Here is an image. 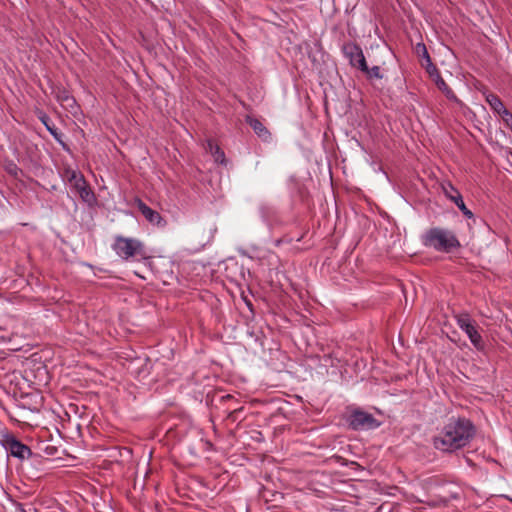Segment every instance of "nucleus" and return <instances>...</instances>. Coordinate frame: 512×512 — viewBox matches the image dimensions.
<instances>
[{
  "label": "nucleus",
  "instance_id": "nucleus-4",
  "mask_svg": "<svg viewBox=\"0 0 512 512\" xmlns=\"http://www.w3.org/2000/svg\"><path fill=\"white\" fill-rule=\"evenodd\" d=\"M114 250L123 259H128L135 255H142L143 244L136 239L117 236L114 244Z\"/></svg>",
  "mask_w": 512,
  "mask_h": 512
},
{
  "label": "nucleus",
  "instance_id": "nucleus-17",
  "mask_svg": "<svg viewBox=\"0 0 512 512\" xmlns=\"http://www.w3.org/2000/svg\"><path fill=\"white\" fill-rule=\"evenodd\" d=\"M76 191L79 193V196L86 202H89L93 197V193L86 183L80 188L76 189Z\"/></svg>",
  "mask_w": 512,
  "mask_h": 512
},
{
  "label": "nucleus",
  "instance_id": "nucleus-11",
  "mask_svg": "<svg viewBox=\"0 0 512 512\" xmlns=\"http://www.w3.org/2000/svg\"><path fill=\"white\" fill-rule=\"evenodd\" d=\"M416 54L420 58L421 66L426 72H435L436 66L432 63L431 57L424 43H418L415 47Z\"/></svg>",
  "mask_w": 512,
  "mask_h": 512
},
{
  "label": "nucleus",
  "instance_id": "nucleus-5",
  "mask_svg": "<svg viewBox=\"0 0 512 512\" xmlns=\"http://www.w3.org/2000/svg\"><path fill=\"white\" fill-rule=\"evenodd\" d=\"M456 318H457V324L463 331H465V333L469 337L472 344L477 349H481L483 347V340L477 330L475 321H473L470 318V316L466 313L459 314Z\"/></svg>",
  "mask_w": 512,
  "mask_h": 512
},
{
  "label": "nucleus",
  "instance_id": "nucleus-6",
  "mask_svg": "<svg viewBox=\"0 0 512 512\" xmlns=\"http://www.w3.org/2000/svg\"><path fill=\"white\" fill-rule=\"evenodd\" d=\"M345 57L349 60L352 67L361 70H367V63L361 47L353 42L345 43L342 47Z\"/></svg>",
  "mask_w": 512,
  "mask_h": 512
},
{
  "label": "nucleus",
  "instance_id": "nucleus-15",
  "mask_svg": "<svg viewBox=\"0 0 512 512\" xmlns=\"http://www.w3.org/2000/svg\"><path fill=\"white\" fill-rule=\"evenodd\" d=\"M39 119L41 122L45 125L46 129L50 132V134L60 143L61 141V134L57 132V129L50 123V118L46 114H42Z\"/></svg>",
  "mask_w": 512,
  "mask_h": 512
},
{
  "label": "nucleus",
  "instance_id": "nucleus-16",
  "mask_svg": "<svg viewBox=\"0 0 512 512\" xmlns=\"http://www.w3.org/2000/svg\"><path fill=\"white\" fill-rule=\"evenodd\" d=\"M367 78L369 79H382L383 75L381 74L380 67L379 66H373L372 68H369L367 66V70H361Z\"/></svg>",
  "mask_w": 512,
  "mask_h": 512
},
{
  "label": "nucleus",
  "instance_id": "nucleus-24",
  "mask_svg": "<svg viewBox=\"0 0 512 512\" xmlns=\"http://www.w3.org/2000/svg\"><path fill=\"white\" fill-rule=\"evenodd\" d=\"M17 170H18V168H17V166H16V165H12L11 167H9V168H8V172H9L10 174H14V175H16V174H17Z\"/></svg>",
  "mask_w": 512,
  "mask_h": 512
},
{
  "label": "nucleus",
  "instance_id": "nucleus-12",
  "mask_svg": "<svg viewBox=\"0 0 512 512\" xmlns=\"http://www.w3.org/2000/svg\"><path fill=\"white\" fill-rule=\"evenodd\" d=\"M246 122L251 126V128L254 130L257 136L261 138L263 141H268L271 138L270 132L260 120L253 118L251 116H247Z\"/></svg>",
  "mask_w": 512,
  "mask_h": 512
},
{
  "label": "nucleus",
  "instance_id": "nucleus-14",
  "mask_svg": "<svg viewBox=\"0 0 512 512\" xmlns=\"http://www.w3.org/2000/svg\"><path fill=\"white\" fill-rule=\"evenodd\" d=\"M207 149L210 151L216 162L223 163L225 160V154L221 148L215 144L212 140L207 142Z\"/></svg>",
  "mask_w": 512,
  "mask_h": 512
},
{
  "label": "nucleus",
  "instance_id": "nucleus-18",
  "mask_svg": "<svg viewBox=\"0 0 512 512\" xmlns=\"http://www.w3.org/2000/svg\"><path fill=\"white\" fill-rule=\"evenodd\" d=\"M439 90H441L448 98H454L455 95L453 91L449 88L443 78H439L438 83H436Z\"/></svg>",
  "mask_w": 512,
  "mask_h": 512
},
{
  "label": "nucleus",
  "instance_id": "nucleus-19",
  "mask_svg": "<svg viewBox=\"0 0 512 512\" xmlns=\"http://www.w3.org/2000/svg\"><path fill=\"white\" fill-rule=\"evenodd\" d=\"M243 411V407L235 408L232 411L229 412L227 415V419L236 422L239 420V414Z\"/></svg>",
  "mask_w": 512,
  "mask_h": 512
},
{
  "label": "nucleus",
  "instance_id": "nucleus-9",
  "mask_svg": "<svg viewBox=\"0 0 512 512\" xmlns=\"http://www.w3.org/2000/svg\"><path fill=\"white\" fill-rule=\"evenodd\" d=\"M137 207L145 219L158 227H165L167 222L156 210L151 209L142 200H136Z\"/></svg>",
  "mask_w": 512,
  "mask_h": 512
},
{
  "label": "nucleus",
  "instance_id": "nucleus-7",
  "mask_svg": "<svg viewBox=\"0 0 512 512\" xmlns=\"http://www.w3.org/2000/svg\"><path fill=\"white\" fill-rule=\"evenodd\" d=\"M442 190L445 196L453 201L466 217L471 218L473 216V213L466 207L462 195L451 183L442 184Z\"/></svg>",
  "mask_w": 512,
  "mask_h": 512
},
{
  "label": "nucleus",
  "instance_id": "nucleus-3",
  "mask_svg": "<svg viewBox=\"0 0 512 512\" xmlns=\"http://www.w3.org/2000/svg\"><path fill=\"white\" fill-rule=\"evenodd\" d=\"M347 422L353 430L374 429L380 426V422L372 414L360 409L353 410Z\"/></svg>",
  "mask_w": 512,
  "mask_h": 512
},
{
  "label": "nucleus",
  "instance_id": "nucleus-8",
  "mask_svg": "<svg viewBox=\"0 0 512 512\" xmlns=\"http://www.w3.org/2000/svg\"><path fill=\"white\" fill-rule=\"evenodd\" d=\"M6 450L14 457L25 459L32 454L31 449L14 437L5 440Z\"/></svg>",
  "mask_w": 512,
  "mask_h": 512
},
{
  "label": "nucleus",
  "instance_id": "nucleus-23",
  "mask_svg": "<svg viewBox=\"0 0 512 512\" xmlns=\"http://www.w3.org/2000/svg\"><path fill=\"white\" fill-rule=\"evenodd\" d=\"M14 506H15L14 512H27L26 509L24 508L23 504H21V503L16 502L14 504Z\"/></svg>",
  "mask_w": 512,
  "mask_h": 512
},
{
  "label": "nucleus",
  "instance_id": "nucleus-21",
  "mask_svg": "<svg viewBox=\"0 0 512 512\" xmlns=\"http://www.w3.org/2000/svg\"><path fill=\"white\" fill-rule=\"evenodd\" d=\"M430 76V78L436 83H438L439 78H442L438 69L436 68L435 72H427Z\"/></svg>",
  "mask_w": 512,
  "mask_h": 512
},
{
  "label": "nucleus",
  "instance_id": "nucleus-1",
  "mask_svg": "<svg viewBox=\"0 0 512 512\" xmlns=\"http://www.w3.org/2000/svg\"><path fill=\"white\" fill-rule=\"evenodd\" d=\"M476 428L465 417H451L440 433L433 438V445L443 452H454L465 446L474 438Z\"/></svg>",
  "mask_w": 512,
  "mask_h": 512
},
{
  "label": "nucleus",
  "instance_id": "nucleus-2",
  "mask_svg": "<svg viewBox=\"0 0 512 512\" xmlns=\"http://www.w3.org/2000/svg\"><path fill=\"white\" fill-rule=\"evenodd\" d=\"M423 244L446 253L460 247V242L453 232L439 227L431 228L425 233Z\"/></svg>",
  "mask_w": 512,
  "mask_h": 512
},
{
  "label": "nucleus",
  "instance_id": "nucleus-10",
  "mask_svg": "<svg viewBox=\"0 0 512 512\" xmlns=\"http://www.w3.org/2000/svg\"><path fill=\"white\" fill-rule=\"evenodd\" d=\"M486 101L488 102L490 107L493 109V111L495 113H497L499 116H501L503 121L505 122V124L508 127H510L508 117L509 116L512 117V116H511L509 110L505 107V105L501 101V99L497 95L490 93V94L486 95Z\"/></svg>",
  "mask_w": 512,
  "mask_h": 512
},
{
  "label": "nucleus",
  "instance_id": "nucleus-25",
  "mask_svg": "<svg viewBox=\"0 0 512 512\" xmlns=\"http://www.w3.org/2000/svg\"><path fill=\"white\" fill-rule=\"evenodd\" d=\"M232 398H233V396H232V395H230V394H227V395H225V396H223V397H222V399H224V400H230V399H232Z\"/></svg>",
  "mask_w": 512,
  "mask_h": 512
},
{
  "label": "nucleus",
  "instance_id": "nucleus-13",
  "mask_svg": "<svg viewBox=\"0 0 512 512\" xmlns=\"http://www.w3.org/2000/svg\"><path fill=\"white\" fill-rule=\"evenodd\" d=\"M65 177L75 189L80 188L86 183L83 175L72 169L65 170Z\"/></svg>",
  "mask_w": 512,
  "mask_h": 512
},
{
  "label": "nucleus",
  "instance_id": "nucleus-20",
  "mask_svg": "<svg viewBox=\"0 0 512 512\" xmlns=\"http://www.w3.org/2000/svg\"><path fill=\"white\" fill-rule=\"evenodd\" d=\"M64 94H66V92H64ZM59 99L63 102V103H66L67 105L69 106H72L75 102L74 98L73 97H70L69 95H64L62 97L59 96Z\"/></svg>",
  "mask_w": 512,
  "mask_h": 512
},
{
  "label": "nucleus",
  "instance_id": "nucleus-22",
  "mask_svg": "<svg viewBox=\"0 0 512 512\" xmlns=\"http://www.w3.org/2000/svg\"><path fill=\"white\" fill-rule=\"evenodd\" d=\"M430 76V78L436 83H438L439 78H442L438 69L436 68L435 72H427Z\"/></svg>",
  "mask_w": 512,
  "mask_h": 512
}]
</instances>
